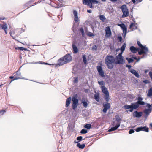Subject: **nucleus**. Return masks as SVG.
Instances as JSON below:
<instances>
[{"label":"nucleus","mask_w":152,"mask_h":152,"mask_svg":"<svg viewBox=\"0 0 152 152\" xmlns=\"http://www.w3.org/2000/svg\"><path fill=\"white\" fill-rule=\"evenodd\" d=\"M115 62V58L113 56L107 55L105 58V63L109 69L113 68Z\"/></svg>","instance_id":"obj_1"},{"label":"nucleus","mask_w":152,"mask_h":152,"mask_svg":"<svg viewBox=\"0 0 152 152\" xmlns=\"http://www.w3.org/2000/svg\"><path fill=\"white\" fill-rule=\"evenodd\" d=\"M139 107L137 102L131 103L130 105H125L123 108L125 109H129V111L131 112H132L134 109L136 110Z\"/></svg>","instance_id":"obj_2"},{"label":"nucleus","mask_w":152,"mask_h":152,"mask_svg":"<svg viewBox=\"0 0 152 152\" xmlns=\"http://www.w3.org/2000/svg\"><path fill=\"white\" fill-rule=\"evenodd\" d=\"M137 44L141 48L140 50L138 52L139 55L146 54L148 52V49L146 46L143 45L139 41H137Z\"/></svg>","instance_id":"obj_3"},{"label":"nucleus","mask_w":152,"mask_h":152,"mask_svg":"<svg viewBox=\"0 0 152 152\" xmlns=\"http://www.w3.org/2000/svg\"><path fill=\"white\" fill-rule=\"evenodd\" d=\"M101 88L102 92L104 94V98L107 102H108L110 99L109 93L107 89L104 86H101Z\"/></svg>","instance_id":"obj_4"},{"label":"nucleus","mask_w":152,"mask_h":152,"mask_svg":"<svg viewBox=\"0 0 152 152\" xmlns=\"http://www.w3.org/2000/svg\"><path fill=\"white\" fill-rule=\"evenodd\" d=\"M122 54L119 53L118 55L116 57L115 64H123L125 61L124 57L122 56Z\"/></svg>","instance_id":"obj_5"},{"label":"nucleus","mask_w":152,"mask_h":152,"mask_svg":"<svg viewBox=\"0 0 152 152\" xmlns=\"http://www.w3.org/2000/svg\"><path fill=\"white\" fill-rule=\"evenodd\" d=\"M122 11L123 15H122V18H124L128 16L129 11L126 5H123L120 7Z\"/></svg>","instance_id":"obj_6"},{"label":"nucleus","mask_w":152,"mask_h":152,"mask_svg":"<svg viewBox=\"0 0 152 152\" xmlns=\"http://www.w3.org/2000/svg\"><path fill=\"white\" fill-rule=\"evenodd\" d=\"M13 75H14V78L12 79L10 83L12 81L19 79H26L25 78L22 77L21 76V73L20 71L19 70L17 71L16 73H14Z\"/></svg>","instance_id":"obj_7"},{"label":"nucleus","mask_w":152,"mask_h":152,"mask_svg":"<svg viewBox=\"0 0 152 152\" xmlns=\"http://www.w3.org/2000/svg\"><path fill=\"white\" fill-rule=\"evenodd\" d=\"M118 25L123 30V33L122 35L123 37H124V39L127 34V28L125 24L123 23L119 24Z\"/></svg>","instance_id":"obj_8"},{"label":"nucleus","mask_w":152,"mask_h":152,"mask_svg":"<svg viewBox=\"0 0 152 152\" xmlns=\"http://www.w3.org/2000/svg\"><path fill=\"white\" fill-rule=\"evenodd\" d=\"M120 123H117L115 126H114V122H113V123L112 124V126H113V127H111L109 129L108 131L110 132L116 130L120 126Z\"/></svg>","instance_id":"obj_9"},{"label":"nucleus","mask_w":152,"mask_h":152,"mask_svg":"<svg viewBox=\"0 0 152 152\" xmlns=\"http://www.w3.org/2000/svg\"><path fill=\"white\" fill-rule=\"evenodd\" d=\"M96 68L99 75L102 77H104V72L102 69V67L100 66H97Z\"/></svg>","instance_id":"obj_10"},{"label":"nucleus","mask_w":152,"mask_h":152,"mask_svg":"<svg viewBox=\"0 0 152 152\" xmlns=\"http://www.w3.org/2000/svg\"><path fill=\"white\" fill-rule=\"evenodd\" d=\"M105 36L106 38H108L111 35V32L109 26H107L105 28Z\"/></svg>","instance_id":"obj_11"},{"label":"nucleus","mask_w":152,"mask_h":152,"mask_svg":"<svg viewBox=\"0 0 152 152\" xmlns=\"http://www.w3.org/2000/svg\"><path fill=\"white\" fill-rule=\"evenodd\" d=\"M63 57L64 58V59L66 63L71 61L72 59L71 56L69 54L66 55Z\"/></svg>","instance_id":"obj_12"},{"label":"nucleus","mask_w":152,"mask_h":152,"mask_svg":"<svg viewBox=\"0 0 152 152\" xmlns=\"http://www.w3.org/2000/svg\"><path fill=\"white\" fill-rule=\"evenodd\" d=\"M103 109L102 111L104 113H106L108 109H109L110 107V104L109 103L106 102L103 105Z\"/></svg>","instance_id":"obj_13"},{"label":"nucleus","mask_w":152,"mask_h":152,"mask_svg":"<svg viewBox=\"0 0 152 152\" xmlns=\"http://www.w3.org/2000/svg\"><path fill=\"white\" fill-rule=\"evenodd\" d=\"M142 112L135 111L133 113V115L134 117L139 118L142 116Z\"/></svg>","instance_id":"obj_14"},{"label":"nucleus","mask_w":152,"mask_h":152,"mask_svg":"<svg viewBox=\"0 0 152 152\" xmlns=\"http://www.w3.org/2000/svg\"><path fill=\"white\" fill-rule=\"evenodd\" d=\"M83 4L84 5H86L89 6L90 8H92L93 7L91 4V0H82Z\"/></svg>","instance_id":"obj_15"},{"label":"nucleus","mask_w":152,"mask_h":152,"mask_svg":"<svg viewBox=\"0 0 152 152\" xmlns=\"http://www.w3.org/2000/svg\"><path fill=\"white\" fill-rule=\"evenodd\" d=\"M78 96L77 94L75 95L72 97V102L74 103H78L79 99H77Z\"/></svg>","instance_id":"obj_16"},{"label":"nucleus","mask_w":152,"mask_h":152,"mask_svg":"<svg viewBox=\"0 0 152 152\" xmlns=\"http://www.w3.org/2000/svg\"><path fill=\"white\" fill-rule=\"evenodd\" d=\"M88 100L84 98H82L81 100V103L83 104V107L86 108L88 107Z\"/></svg>","instance_id":"obj_17"},{"label":"nucleus","mask_w":152,"mask_h":152,"mask_svg":"<svg viewBox=\"0 0 152 152\" xmlns=\"http://www.w3.org/2000/svg\"><path fill=\"white\" fill-rule=\"evenodd\" d=\"M66 63L65 61L64 58H63V57L61 58L58 61V64L60 66Z\"/></svg>","instance_id":"obj_18"},{"label":"nucleus","mask_w":152,"mask_h":152,"mask_svg":"<svg viewBox=\"0 0 152 152\" xmlns=\"http://www.w3.org/2000/svg\"><path fill=\"white\" fill-rule=\"evenodd\" d=\"M129 71L130 72L134 75L137 77L139 78L140 77V76L139 75V74L134 69H129Z\"/></svg>","instance_id":"obj_19"},{"label":"nucleus","mask_w":152,"mask_h":152,"mask_svg":"<svg viewBox=\"0 0 152 152\" xmlns=\"http://www.w3.org/2000/svg\"><path fill=\"white\" fill-rule=\"evenodd\" d=\"M129 71L130 72L134 75L137 77L139 78L140 77V76L139 75V74L134 69H129Z\"/></svg>","instance_id":"obj_20"},{"label":"nucleus","mask_w":152,"mask_h":152,"mask_svg":"<svg viewBox=\"0 0 152 152\" xmlns=\"http://www.w3.org/2000/svg\"><path fill=\"white\" fill-rule=\"evenodd\" d=\"M73 13L75 17L74 20L75 22H77L78 21V19L77 12L76 10H74L73 11Z\"/></svg>","instance_id":"obj_21"},{"label":"nucleus","mask_w":152,"mask_h":152,"mask_svg":"<svg viewBox=\"0 0 152 152\" xmlns=\"http://www.w3.org/2000/svg\"><path fill=\"white\" fill-rule=\"evenodd\" d=\"M71 100V97H69L66 99V107H67L69 106Z\"/></svg>","instance_id":"obj_22"},{"label":"nucleus","mask_w":152,"mask_h":152,"mask_svg":"<svg viewBox=\"0 0 152 152\" xmlns=\"http://www.w3.org/2000/svg\"><path fill=\"white\" fill-rule=\"evenodd\" d=\"M72 48L73 52L74 53H76L78 52V49L76 46L74 44H72Z\"/></svg>","instance_id":"obj_23"},{"label":"nucleus","mask_w":152,"mask_h":152,"mask_svg":"<svg viewBox=\"0 0 152 152\" xmlns=\"http://www.w3.org/2000/svg\"><path fill=\"white\" fill-rule=\"evenodd\" d=\"M152 111V109H145L143 112L146 115H149Z\"/></svg>","instance_id":"obj_24"},{"label":"nucleus","mask_w":152,"mask_h":152,"mask_svg":"<svg viewBox=\"0 0 152 152\" xmlns=\"http://www.w3.org/2000/svg\"><path fill=\"white\" fill-rule=\"evenodd\" d=\"M0 26L1 28L3 30L7 29L8 28V26L7 24L6 23H4L3 25H1V24H0Z\"/></svg>","instance_id":"obj_25"},{"label":"nucleus","mask_w":152,"mask_h":152,"mask_svg":"<svg viewBox=\"0 0 152 152\" xmlns=\"http://www.w3.org/2000/svg\"><path fill=\"white\" fill-rule=\"evenodd\" d=\"M126 46V43H124L123 45L121 46L120 48L121 52L120 53H121L122 54L123 52L125 50V48Z\"/></svg>","instance_id":"obj_26"},{"label":"nucleus","mask_w":152,"mask_h":152,"mask_svg":"<svg viewBox=\"0 0 152 152\" xmlns=\"http://www.w3.org/2000/svg\"><path fill=\"white\" fill-rule=\"evenodd\" d=\"M99 94V93H96L94 96V98L97 102H99L100 100Z\"/></svg>","instance_id":"obj_27"},{"label":"nucleus","mask_w":152,"mask_h":152,"mask_svg":"<svg viewBox=\"0 0 152 152\" xmlns=\"http://www.w3.org/2000/svg\"><path fill=\"white\" fill-rule=\"evenodd\" d=\"M130 50L133 53H136V48L133 46H131L130 47Z\"/></svg>","instance_id":"obj_28"},{"label":"nucleus","mask_w":152,"mask_h":152,"mask_svg":"<svg viewBox=\"0 0 152 152\" xmlns=\"http://www.w3.org/2000/svg\"><path fill=\"white\" fill-rule=\"evenodd\" d=\"M76 146L79 148L81 149H83L84 148L86 145L84 144H83L81 145L80 143H78L77 144Z\"/></svg>","instance_id":"obj_29"},{"label":"nucleus","mask_w":152,"mask_h":152,"mask_svg":"<svg viewBox=\"0 0 152 152\" xmlns=\"http://www.w3.org/2000/svg\"><path fill=\"white\" fill-rule=\"evenodd\" d=\"M147 96L148 97L152 96V87L149 90L147 94Z\"/></svg>","instance_id":"obj_30"},{"label":"nucleus","mask_w":152,"mask_h":152,"mask_svg":"<svg viewBox=\"0 0 152 152\" xmlns=\"http://www.w3.org/2000/svg\"><path fill=\"white\" fill-rule=\"evenodd\" d=\"M142 131H145L146 132H149V128L146 126H142Z\"/></svg>","instance_id":"obj_31"},{"label":"nucleus","mask_w":152,"mask_h":152,"mask_svg":"<svg viewBox=\"0 0 152 152\" xmlns=\"http://www.w3.org/2000/svg\"><path fill=\"white\" fill-rule=\"evenodd\" d=\"M84 127L85 129H90L91 128V125L90 124H86L84 125Z\"/></svg>","instance_id":"obj_32"},{"label":"nucleus","mask_w":152,"mask_h":152,"mask_svg":"<svg viewBox=\"0 0 152 152\" xmlns=\"http://www.w3.org/2000/svg\"><path fill=\"white\" fill-rule=\"evenodd\" d=\"M99 18L100 19L102 22H104L106 19L104 16L103 15H100L99 16Z\"/></svg>","instance_id":"obj_33"},{"label":"nucleus","mask_w":152,"mask_h":152,"mask_svg":"<svg viewBox=\"0 0 152 152\" xmlns=\"http://www.w3.org/2000/svg\"><path fill=\"white\" fill-rule=\"evenodd\" d=\"M82 58L84 64H86L87 63V60L86 59V56L85 55H83Z\"/></svg>","instance_id":"obj_34"},{"label":"nucleus","mask_w":152,"mask_h":152,"mask_svg":"<svg viewBox=\"0 0 152 152\" xmlns=\"http://www.w3.org/2000/svg\"><path fill=\"white\" fill-rule=\"evenodd\" d=\"M126 59L127 60L129 63H132L134 61V60L133 59V58H132V57L130 58H126Z\"/></svg>","instance_id":"obj_35"},{"label":"nucleus","mask_w":152,"mask_h":152,"mask_svg":"<svg viewBox=\"0 0 152 152\" xmlns=\"http://www.w3.org/2000/svg\"><path fill=\"white\" fill-rule=\"evenodd\" d=\"M78 105V104L74 103H72V108L74 110H75L77 107Z\"/></svg>","instance_id":"obj_36"},{"label":"nucleus","mask_w":152,"mask_h":152,"mask_svg":"<svg viewBox=\"0 0 152 152\" xmlns=\"http://www.w3.org/2000/svg\"><path fill=\"white\" fill-rule=\"evenodd\" d=\"M80 32L81 33L82 36L83 37H84L85 35V33L83 28H81L80 29Z\"/></svg>","instance_id":"obj_37"},{"label":"nucleus","mask_w":152,"mask_h":152,"mask_svg":"<svg viewBox=\"0 0 152 152\" xmlns=\"http://www.w3.org/2000/svg\"><path fill=\"white\" fill-rule=\"evenodd\" d=\"M137 102H138L140 101H142L143 100V99L141 97V96H140L137 98Z\"/></svg>","instance_id":"obj_38"},{"label":"nucleus","mask_w":152,"mask_h":152,"mask_svg":"<svg viewBox=\"0 0 152 152\" xmlns=\"http://www.w3.org/2000/svg\"><path fill=\"white\" fill-rule=\"evenodd\" d=\"M15 49L16 50L19 49L21 51H23V50H24L25 51H26L27 50V49L24 48L23 47H18V48H15Z\"/></svg>","instance_id":"obj_39"},{"label":"nucleus","mask_w":152,"mask_h":152,"mask_svg":"<svg viewBox=\"0 0 152 152\" xmlns=\"http://www.w3.org/2000/svg\"><path fill=\"white\" fill-rule=\"evenodd\" d=\"M99 2L97 0H91V4L92 5L93 4L98 3Z\"/></svg>","instance_id":"obj_40"},{"label":"nucleus","mask_w":152,"mask_h":152,"mask_svg":"<svg viewBox=\"0 0 152 152\" xmlns=\"http://www.w3.org/2000/svg\"><path fill=\"white\" fill-rule=\"evenodd\" d=\"M98 83L99 85L102 86H104L105 84V82L103 81H98Z\"/></svg>","instance_id":"obj_41"},{"label":"nucleus","mask_w":152,"mask_h":152,"mask_svg":"<svg viewBox=\"0 0 152 152\" xmlns=\"http://www.w3.org/2000/svg\"><path fill=\"white\" fill-rule=\"evenodd\" d=\"M80 132L81 134H85L88 132V131L86 129H83L81 130Z\"/></svg>","instance_id":"obj_42"},{"label":"nucleus","mask_w":152,"mask_h":152,"mask_svg":"<svg viewBox=\"0 0 152 152\" xmlns=\"http://www.w3.org/2000/svg\"><path fill=\"white\" fill-rule=\"evenodd\" d=\"M84 139H83V137L81 136H79L77 138V140L79 142Z\"/></svg>","instance_id":"obj_43"},{"label":"nucleus","mask_w":152,"mask_h":152,"mask_svg":"<svg viewBox=\"0 0 152 152\" xmlns=\"http://www.w3.org/2000/svg\"><path fill=\"white\" fill-rule=\"evenodd\" d=\"M142 126H140V127H138L137 128L135 129V131L137 132H139L140 131H142Z\"/></svg>","instance_id":"obj_44"},{"label":"nucleus","mask_w":152,"mask_h":152,"mask_svg":"<svg viewBox=\"0 0 152 152\" xmlns=\"http://www.w3.org/2000/svg\"><path fill=\"white\" fill-rule=\"evenodd\" d=\"M74 80L73 82V83L75 84L77 83L78 82V78L77 77H74Z\"/></svg>","instance_id":"obj_45"},{"label":"nucleus","mask_w":152,"mask_h":152,"mask_svg":"<svg viewBox=\"0 0 152 152\" xmlns=\"http://www.w3.org/2000/svg\"><path fill=\"white\" fill-rule=\"evenodd\" d=\"M137 103L140 106V105H143L145 104V102L144 101H140L139 102H137Z\"/></svg>","instance_id":"obj_46"},{"label":"nucleus","mask_w":152,"mask_h":152,"mask_svg":"<svg viewBox=\"0 0 152 152\" xmlns=\"http://www.w3.org/2000/svg\"><path fill=\"white\" fill-rule=\"evenodd\" d=\"M10 36L12 37V38L14 39H15L14 37L12 36L13 35H14L15 34V32L14 31L10 32Z\"/></svg>","instance_id":"obj_47"},{"label":"nucleus","mask_w":152,"mask_h":152,"mask_svg":"<svg viewBox=\"0 0 152 152\" xmlns=\"http://www.w3.org/2000/svg\"><path fill=\"white\" fill-rule=\"evenodd\" d=\"M147 105L146 107L148 108V109H152V106L151 104H150L149 103H146Z\"/></svg>","instance_id":"obj_48"},{"label":"nucleus","mask_w":152,"mask_h":152,"mask_svg":"<svg viewBox=\"0 0 152 152\" xmlns=\"http://www.w3.org/2000/svg\"><path fill=\"white\" fill-rule=\"evenodd\" d=\"M87 35L90 37L94 36V35L92 33L90 32H88Z\"/></svg>","instance_id":"obj_49"},{"label":"nucleus","mask_w":152,"mask_h":152,"mask_svg":"<svg viewBox=\"0 0 152 152\" xmlns=\"http://www.w3.org/2000/svg\"><path fill=\"white\" fill-rule=\"evenodd\" d=\"M92 50H96L97 49V46L96 45H94L93 46L92 48Z\"/></svg>","instance_id":"obj_50"},{"label":"nucleus","mask_w":152,"mask_h":152,"mask_svg":"<svg viewBox=\"0 0 152 152\" xmlns=\"http://www.w3.org/2000/svg\"><path fill=\"white\" fill-rule=\"evenodd\" d=\"M121 120V119L119 116L117 117L116 118V120L118 122L117 123H120L119 121Z\"/></svg>","instance_id":"obj_51"},{"label":"nucleus","mask_w":152,"mask_h":152,"mask_svg":"<svg viewBox=\"0 0 152 152\" xmlns=\"http://www.w3.org/2000/svg\"><path fill=\"white\" fill-rule=\"evenodd\" d=\"M134 132L135 131L134 129H130L129 132V134H131L132 133H134Z\"/></svg>","instance_id":"obj_52"},{"label":"nucleus","mask_w":152,"mask_h":152,"mask_svg":"<svg viewBox=\"0 0 152 152\" xmlns=\"http://www.w3.org/2000/svg\"><path fill=\"white\" fill-rule=\"evenodd\" d=\"M118 39H119L120 42H121L122 40V37L121 36H119L118 37Z\"/></svg>","instance_id":"obj_53"},{"label":"nucleus","mask_w":152,"mask_h":152,"mask_svg":"<svg viewBox=\"0 0 152 152\" xmlns=\"http://www.w3.org/2000/svg\"><path fill=\"white\" fill-rule=\"evenodd\" d=\"M143 82L145 84H148L150 83L149 80H145L143 81Z\"/></svg>","instance_id":"obj_54"},{"label":"nucleus","mask_w":152,"mask_h":152,"mask_svg":"<svg viewBox=\"0 0 152 152\" xmlns=\"http://www.w3.org/2000/svg\"><path fill=\"white\" fill-rule=\"evenodd\" d=\"M6 112V111L5 110H1L0 111V113L1 114L3 115Z\"/></svg>","instance_id":"obj_55"},{"label":"nucleus","mask_w":152,"mask_h":152,"mask_svg":"<svg viewBox=\"0 0 152 152\" xmlns=\"http://www.w3.org/2000/svg\"><path fill=\"white\" fill-rule=\"evenodd\" d=\"M149 75L151 79L152 80V72L151 71H150L149 72Z\"/></svg>","instance_id":"obj_56"},{"label":"nucleus","mask_w":152,"mask_h":152,"mask_svg":"<svg viewBox=\"0 0 152 152\" xmlns=\"http://www.w3.org/2000/svg\"><path fill=\"white\" fill-rule=\"evenodd\" d=\"M29 63V64H37V63H39V64H43L42 62H40V61L39 62H35V63H33V62H31V63Z\"/></svg>","instance_id":"obj_57"},{"label":"nucleus","mask_w":152,"mask_h":152,"mask_svg":"<svg viewBox=\"0 0 152 152\" xmlns=\"http://www.w3.org/2000/svg\"><path fill=\"white\" fill-rule=\"evenodd\" d=\"M126 67H128L129 69H130L131 67H132V66L131 65H126Z\"/></svg>","instance_id":"obj_58"},{"label":"nucleus","mask_w":152,"mask_h":152,"mask_svg":"<svg viewBox=\"0 0 152 152\" xmlns=\"http://www.w3.org/2000/svg\"><path fill=\"white\" fill-rule=\"evenodd\" d=\"M134 25V24L133 23H131L129 25V28H131Z\"/></svg>","instance_id":"obj_59"},{"label":"nucleus","mask_w":152,"mask_h":152,"mask_svg":"<svg viewBox=\"0 0 152 152\" xmlns=\"http://www.w3.org/2000/svg\"><path fill=\"white\" fill-rule=\"evenodd\" d=\"M87 12L89 13H91L92 12V11L91 10H87Z\"/></svg>","instance_id":"obj_60"},{"label":"nucleus","mask_w":152,"mask_h":152,"mask_svg":"<svg viewBox=\"0 0 152 152\" xmlns=\"http://www.w3.org/2000/svg\"><path fill=\"white\" fill-rule=\"evenodd\" d=\"M138 0H132V2L133 3H134H134H136V1H138Z\"/></svg>","instance_id":"obj_61"},{"label":"nucleus","mask_w":152,"mask_h":152,"mask_svg":"<svg viewBox=\"0 0 152 152\" xmlns=\"http://www.w3.org/2000/svg\"><path fill=\"white\" fill-rule=\"evenodd\" d=\"M132 58L134 59L137 60V58L136 57H132Z\"/></svg>","instance_id":"obj_62"},{"label":"nucleus","mask_w":152,"mask_h":152,"mask_svg":"<svg viewBox=\"0 0 152 152\" xmlns=\"http://www.w3.org/2000/svg\"><path fill=\"white\" fill-rule=\"evenodd\" d=\"M140 49L139 48H136V52H137V51H139L140 50Z\"/></svg>","instance_id":"obj_63"},{"label":"nucleus","mask_w":152,"mask_h":152,"mask_svg":"<svg viewBox=\"0 0 152 152\" xmlns=\"http://www.w3.org/2000/svg\"><path fill=\"white\" fill-rule=\"evenodd\" d=\"M9 78L11 79H13L14 78V76H11Z\"/></svg>","instance_id":"obj_64"}]
</instances>
